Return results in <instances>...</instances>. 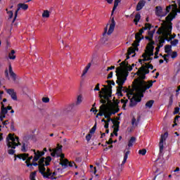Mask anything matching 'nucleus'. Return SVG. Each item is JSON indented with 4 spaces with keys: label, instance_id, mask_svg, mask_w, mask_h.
I'll return each mask as SVG.
<instances>
[{
    "label": "nucleus",
    "instance_id": "1",
    "mask_svg": "<svg viewBox=\"0 0 180 180\" xmlns=\"http://www.w3.org/2000/svg\"><path fill=\"white\" fill-rule=\"evenodd\" d=\"M153 34L154 31H150L148 32V37H146V39H148L150 42L146 46L145 53L142 55V59L139 60V63H141L142 66L136 73L139 77L134 79L132 89H126L123 87V85L127 79L129 72L133 70L134 64L130 65L126 60H124L120 64V66L116 69V83L118 85L117 89V94L119 96H122L123 93L127 94V98L130 101L129 105H137V102H140L141 98H143V93L146 92V89H149V88L153 86V82L146 83L143 79L146 78V74L150 72L148 70H153V68L152 65L144 63V61H150V60H153L151 56H154V41H153Z\"/></svg>",
    "mask_w": 180,
    "mask_h": 180
},
{
    "label": "nucleus",
    "instance_id": "2",
    "mask_svg": "<svg viewBox=\"0 0 180 180\" xmlns=\"http://www.w3.org/2000/svg\"><path fill=\"white\" fill-rule=\"evenodd\" d=\"M174 3L172 5V12L166 17V20L163 21V23L157 31L158 34H161L162 37L159 38V47H162V44L165 42V39L169 41L172 40L174 36L171 34L172 32V20L175 16H176V13L180 12V0H176L173 1Z\"/></svg>",
    "mask_w": 180,
    "mask_h": 180
},
{
    "label": "nucleus",
    "instance_id": "3",
    "mask_svg": "<svg viewBox=\"0 0 180 180\" xmlns=\"http://www.w3.org/2000/svg\"><path fill=\"white\" fill-rule=\"evenodd\" d=\"M150 29H151V25H150L149 23H146L145 24V27L141 29L139 32L136 34V41L132 44L133 46L130 47L128 49L127 60H129V58H130V56H131V57H134V53L139 51L137 46H139V42L141 40V35L143 34L144 30H150Z\"/></svg>",
    "mask_w": 180,
    "mask_h": 180
},
{
    "label": "nucleus",
    "instance_id": "4",
    "mask_svg": "<svg viewBox=\"0 0 180 180\" xmlns=\"http://www.w3.org/2000/svg\"><path fill=\"white\" fill-rule=\"evenodd\" d=\"M119 112V108L117 104H105L103 103L99 109V112L97 114L98 116H105V117H110L112 115H115Z\"/></svg>",
    "mask_w": 180,
    "mask_h": 180
},
{
    "label": "nucleus",
    "instance_id": "5",
    "mask_svg": "<svg viewBox=\"0 0 180 180\" xmlns=\"http://www.w3.org/2000/svg\"><path fill=\"white\" fill-rule=\"evenodd\" d=\"M37 161H34V159L32 160V163L27 164V167H30L32 168V167H38L39 171L41 175L44 174V171H46V167L47 165H50V162H51V157L48 156L47 158H41L38 160V163L36 162Z\"/></svg>",
    "mask_w": 180,
    "mask_h": 180
},
{
    "label": "nucleus",
    "instance_id": "6",
    "mask_svg": "<svg viewBox=\"0 0 180 180\" xmlns=\"http://www.w3.org/2000/svg\"><path fill=\"white\" fill-rule=\"evenodd\" d=\"M108 84V86H103L104 88L101 89V91H99L98 96L100 98V102L101 103H106V101L112 96V86L111 85H115V82L112 81H107Z\"/></svg>",
    "mask_w": 180,
    "mask_h": 180
},
{
    "label": "nucleus",
    "instance_id": "7",
    "mask_svg": "<svg viewBox=\"0 0 180 180\" xmlns=\"http://www.w3.org/2000/svg\"><path fill=\"white\" fill-rule=\"evenodd\" d=\"M6 144L8 148H12L8 149V154H10V155H13V154H15L14 148H16L18 146H20V143H19V138L12 135V134H10L6 138Z\"/></svg>",
    "mask_w": 180,
    "mask_h": 180
},
{
    "label": "nucleus",
    "instance_id": "8",
    "mask_svg": "<svg viewBox=\"0 0 180 180\" xmlns=\"http://www.w3.org/2000/svg\"><path fill=\"white\" fill-rule=\"evenodd\" d=\"M5 74L8 79H11L14 82L16 81V75L13 72V70H12V66L11 65L8 66V70H6Z\"/></svg>",
    "mask_w": 180,
    "mask_h": 180
},
{
    "label": "nucleus",
    "instance_id": "9",
    "mask_svg": "<svg viewBox=\"0 0 180 180\" xmlns=\"http://www.w3.org/2000/svg\"><path fill=\"white\" fill-rule=\"evenodd\" d=\"M169 11H171V6H169L166 8L165 13L162 12V8L161 6H157L156 7V15L157 16H160L162 18V16H165L167 13H169Z\"/></svg>",
    "mask_w": 180,
    "mask_h": 180
},
{
    "label": "nucleus",
    "instance_id": "10",
    "mask_svg": "<svg viewBox=\"0 0 180 180\" xmlns=\"http://www.w3.org/2000/svg\"><path fill=\"white\" fill-rule=\"evenodd\" d=\"M18 158H20V160H22L23 161H25V163L27 164V167L28 164H30V161L33 160V156L29 157V154L27 153H22L17 155Z\"/></svg>",
    "mask_w": 180,
    "mask_h": 180
},
{
    "label": "nucleus",
    "instance_id": "11",
    "mask_svg": "<svg viewBox=\"0 0 180 180\" xmlns=\"http://www.w3.org/2000/svg\"><path fill=\"white\" fill-rule=\"evenodd\" d=\"M44 175H42L44 178H49L50 179H56V175H57V173L56 172H53L51 173L50 172V169L45 167V171H44Z\"/></svg>",
    "mask_w": 180,
    "mask_h": 180
},
{
    "label": "nucleus",
    "instance_id": "12",
    "mask_svg": "<svg viewBox=\"0 0 180 180\" xmlns=\"http://www.w3.org/2000/svg\"><path fill=\"white\" fill-rule=\"evenodd\" d=\"M115 26H116V22H115V19L111 20V22L109 25V29L108 31V27L105 28L104 33H107V34L110 35L113 33V31L115 30Z\"/></svg>",
    "mask_w": 180,
    "mask_h": 180
},
{
    "label": "nucleus",
    "instance_id": "13",
    "mask_svg": "<svg viewBox=\"0 0 180 180\" xmlns=\"http://www.w3.org/2000/svg\"><path fill=\"white\" fill-rule=\"evenodd\" d=\"M167 137H168V132H166L161 136L160 141L159 143L160 153H162V151L164 150V141L167 140Z\"/></svg>",
    "mask_w": 180,
    "mask_h": 180
},
{
    "label": "nucleus",
    "instance_id": "14",
    "mask_svg": "<svg viewBox=\"0 0 180 180\" xmlns=\"http://www.w3.org/2000/svg\"><path fill=\"white\" fill-rule=\"evenodd\" d=\"M49 151L51 153V155L52 157H56H56H61V155L63 154L61 153V146H58L55 149H49Z\"/></svg>",
    "mask_w": 180,
    "mask_h": 180
},
{
    "label": "nucleus",
    "instance_id": "15",
    "mask_svg": "<svg viewBox=\"0 0 180 180\" xmlns=\"http://www.w3.org/2000/svg\"><path fill=\"white\" fill-rule=\"evenodd\" d=\"M65 155L64 154H62L60 155V165H62V167H65V168H67L68 167V160L64 158Z\"/></svg>",
    "mask_w": 180,
    "mask_h": 180
},
{
    "label": "nucleus",
    "instance_id": "16",
    "mask_svg": "<svg viewBox=\"0 0 180 180\" xmlns=\"http://www.w3.org/2000/svg\"><path fill=\"white\" fill-rule=\"evenodd\" d=\"M34 161H39L40 160V158L43 157V155H44V152H40L39 150L36 151L34 150Z\"/></svg>",
    "mask_w": 180,
    "mask_h": 180
},
{
    "label": "nucleus",
    "instance_id": "17",
    "mask_svg": "<svg viewBox=\"0 0 180 180\" xmlns=\"http://www.w3.org/2000/svg\"><path fill=\"white\" fill-rule=\"evenodd\" d=\"M139 123H140V116L136 115L135 117H133L131 124L133 127H137L139 126Z\"/></svg>",
    "mask_w": 180,
    "mask_h": 180
},
{
    "label": "nucleus",
    "instance_id": "18",
    "mask_svg": "<svg viewBox=\"0 0 180 180\" xmlns=\"http://www.w3.org/2000/svg\"><path fill=\"white\" fill-rule=\"evenodd\" d=\"M171 49L172 46L169 45H167L165 48V51L167 53L163 56V58L165 61H167V57H168V56H169V54L171 53Z\"/></svg>",
    "mask_w": 180,
    "mask_h": 180
},
{
    "label": "nucleus",
    "instance_id": "19",
    "mask_svg": "<svg viewBox=\"0 0 180 180\" xmlns=\"http://www.w3.org/2000/svg\"><path fill=\"white\" fill-rule=\"evenodd\" d=\"M6 113H8V109L6 108L4 103H1V115L0 117L1 120L4 117H5V115H6Z\"/></svg>",
    "mask_w": 180,
    "mask_h": 180
},
{
    "label": "nucleus",
    "instance_id": "20",
    "mask_svg": "<svg viewBox=\"0 0 180 180\" xmlns=\"http://www.w3.org/2000/svg\"><path fill=\"white\" fill-rule=\"evenodd\" d=\"M146 5V1L143 0L140 1L136 6V11H141Z\"/></svg>",
    "mask_w": 180,
    "mask_h": 180
},
{
    "label": "nucleus",
    "instance_id": "21",
    "mask_svg": "<svg viewBox=\"0 0 180 180\" xmlns=\"http://www.w3.org/2000/svg\"><path fill=\"white\" fill-rule=\"evenodd\" d=\"M84 101V96H82V95H79L77 97V100H76V105H81L82 103V102Z\"/></svg>",
    "mask_w": 180,
    "mask_h": 180
},
{
    "label": "nucleus",
    "instance_id": "22",
    "mask_svg": "<svg viewBox=\"0 0 180 180\" xmlns=\"http://www.w3.org/2000/svg\"><path fill=\"white\" fill-rule=\"evenodd\" d=\"M129 154H130V151H127L124 155V159L123 161L121 164V165H124V164H126V162L127 161V158L129 157Z\"/></svg>",
    "mask_w": 180,
    "mask_h": 180
},
{
    "label": "nucleus",
    "instance_id": "23",
    "mask_svg": "<svg viewBox=\"0 0 180 180\" xmlns=\"http://www.w3.org/2000/svg\"><path fill=\"white\" fill-rule=\"evenodd\" d=\"M121 1L122 0H115L114 7L112 8V15H113V12H115V11H116V8H117V6H119V4H120Z\"/></svg>",
    "mask_w": 180,
    "mask_h": 180
},
{
    "label": "nucleus",
    "instance_id": "24",
    "mask_svg": "<svg viewBox=\"0 0 180 180\" xmlns=\"http://www.w3.org/2000/svg\"><path fill=\"white\" fill-rule=\"evenodd\" d=\"M42 18H50V11L49 10H44L42 13Z\"/></svg>",
    "mask_w": 180,
    "mask_h": 180
},
{
    "label": "nucleus",
    "instance_id": "25",
    "mask_svg": "<svg viewBox=\"0 0 180 180\" xmlns=\"http://www.w3.org/2000/svg\"><path fill=\"white\" fill-rule=\"evenodd\" d=\"M136 143V138L134 136H132L129 143H128V147H133V144Z\"/></svg>",
    "mask_w": 180,
    "mask_h": 180
},
{
    "label": "nucleus",
    "instance_id": "26",
    "mask_svg": "<svg viewBox=\"0 0 180 180\" xmlns=\"http://www.w3.org/2000/svg\"><path fill=\"white\" fill-rule=\"evenodd\" d=\"M141 18V15L140 14H136L135 15V18L134 19V22L135 23V25H137V23H139V22H140V19Z\"/></svg>",
    "mask_w": 180,
    "mask_h": 180
},
{
    "label": "nucleus",
    "instance_id": "27",
    "mask_svg": "<svg viewBox=\"0 0 180 180\" xmlns=\"http://www.w3.org/2000/svg\"><path fill=\"white\" fill-rule=\"evenodd\" d=\"M18 6H20V8L21 9H23L24 11L27 10V8H29V6L25 4H18Z\"/></svg>",
    "mask_w": 180,
    "mask_h": 180
},
{
    "label": "nucleus",
    "instance_id": "28",
    "mask_svg": "<svg viewBox=\"0 0 180 180\" xmlns=\"http://www.w3.org/2000/svg\"><path fill=\"white\" fill-rule=\"evenodd\" d=\"M106 119H107V122H105V125H104L105 129H108L109 127V122H113V120L111 119L110 117H106Z\"/></svg>",
    "mask_w": 180,
    "mask_h": 180
},
{
    "label": "nucleus",
    "instance_id": "29",
    "mask_svg": "<svg viewBox=\"0 0 180 180\" xmlns=\"http://www.w3.org/2000/svg\"><path fill=\"white\" fill-rule=\"evenodd\" d=\"M36 175H37V171L33 172L30 174V180H36Z\"/></svg>",
    "mask_w": 180,
    "mask_h": 180
},
{
    "label": "nucleus",
    "instance_id": "30",
    "mask_svg": "<svg viewBox=\"0 0 180 180\" xmlns=\"http://www.w3.org/2000/svg\"><path fill=\"white\" fill-rule=\"evenodd\" d=\"M8 57H9L10 60H15V58H16V56H15L14 50L11 51V53H9Z\"/></svg>",
    "mask_w": 180,
    "mask_h": 180
},
{
    "label": "nucleus",
    "instance_id": "31",
    "mask_svg": "<svg viewBox=\"0 0 180 180\" xmlns=\"http://www.w3.org/2000/svg\"><path fill=\"white\" fill-rule=\"evenodd\" d=\"M89 68H91V63H89L83 70V74H82V77H84V75H85L86 74V72H88V71L89 70Z\"/></svg>",
    "mask_w": 180,
    "mask_h": 180
},
{
    "label": "nucleus",
    "instance_id": "32",
    "mask_svg": "<svg viewBox=\"0 0 180 180\" xmlns=\"http://www.w3.org/2000/svg\"><path fill=\"white\" fill-rule=\"evenodd\" d=\"M127 102H128L127 99H126V100L121 99V103L122 104V108L124 110H126V104L127 103Z\"/></svg>",
    "mask_w": 180,
    "mask_h": 180
},
{
    "label": "nucleus",
    "instance_id": "33",
    "mask_svg": "<svg viewBox=\"0 0 180 180\" xmlns=\"http://www.w3.org/2000/svg\"><path fill=\"white\" fill-rule=\"evenodd\" d=\"M153 104H154V101L150 100L146 103V108H150L153 106Z\"/></svg>",
    "mask_w": 180,
    "mask_h": 180
},
{
    "label": "nucleus",
    "instance_id": "34",
    "mask_svg": "<svg viewBox=\"0 0 180 180\" xmlns=\"http://www.w3.org/2000/svg\"><path fill=\"white\" fill-rule=\"evenodd\" d=\"M42 102L44 103H49L50 102V98H49V97H44L42 98Z\"/></svg>",
    "mask_w": 180,
    "mask_h": 180
},
{
    "label": "nucleus",
    "instance_id": "35",
    "mask_svg": "<svg viewBox=\"0 0 180 180\" xmlns=\"http://www.w3.org/2000/svg\"><path fill=\"white\" fill-rule=\"evenodd\" d=\"M139 153V154H141V155H146L147 150L146 149H143V150H140Z\"/></svg>",
    "mask_w": 180,
    "mask_h": 180
},
{
    "label": "nucleus",
    "instance_id": "36",
    "mask_svg": "<svg viewBox=\"0 0 180 180\" xmlns=\"http://www.w3.org/2000/svg\"><path fill=\"white\" fill-rule=\"evenodd\" d=\"M6 91L7 94H9L11 96L15 93V91L12 89H6Z\"/></svg>",
    "mask_w": 180,
    "mask_h": 180
},
{
    "label": "nucleus",
    "instance_id": "37",
    "mask_svg": "<svg viewBox=\"0 0 180 180\" xmlns=\"http://www.w3.org/2000/svg\"><path fill=\"white\" fill-rule=\"evenodd\" d=\"M12 99H13V101H18V97L16 96V93H13L11 95Z\"/></svg>",
    "mask_w": 180,
    "mask_h": 180
},
{
    "label": "nucleus",
    "instance_id": "38",
    "mask_svg": "<svg viewBox=\"0 0 180 180\" xmlns=\"http://www.w3.org/2000/svg\"><path fill=\"white\" fill-rule=\"evenodd\" d=\"M179 41L178 39H174L173 41H172L171 44L173 46H176V44H178Z\"/></svg>",
    "mask_w": 180,
    "mask_h": 180
},
{
    "label": "nucleus",
    "instance_id": "39",
    "mask_svg": "<svg viewBox=\"0 0 180 180\" xmlns=\"http://www.w3.org/2000/svg\"><path fill=\"white\" fill-rule=\"evenodd\" d=\"M69 167H75V168H78V167L77 166V165H75V162H69Z\"/></svg>",
    "mask_w": 180,
    "mask_h": 180
},
{
    "label": "nucleus",
    "instance_id": "40",
    "mask_svg": "<svg viewBox=\"0 0 180 180\" xmlns=\"http://www.w3.org/2000/svg\"><path fill=\"white\" fill-rule=\"evenodd\" d=\"M20 9H22L20 8V6H18V9L16 10L15 13V18H14V20L16 19V18H18V12H19V11H20Z\"/></svg>",
    "mask_w": 180,
    "mask_h": 180
},
{
    "label": "nucleus",
    "instance_id": "41",
    "mask_svg": "<svg viewBox=\"0 0 180 180\" xmlns=\"http://www.w3.org/2000/svg\"><path fill=\"white\" fill-rule=\"evenodd\" d=\"M91 139H92V135H91V134H89L86 136V140L87 141H89L91 140Z\"/></svg>",
    "mask_w": 180,
    "mask_h": 180
},
{
    "label": "nucleus",
    "instance_id": "42",
    "mask_svg": "<svg viewBox=\"0 0 180 180\" xmlns=\"http://www.w3.org/2000/svg\"><path fill=\"white\" fill-rule=\"evenodd\" d=\"M21 151H22V153H26L27 150H26V145L25 144H23L22 146Z\"/></svg>",
    "mask_w": 180,
    "mask_h": 180
},
{
    "label": "nucleus",
    "instance_id": "43",
    "mask_svg": "<svg viewBox=\"0 0 180 180\" xmlns=\"http://www.w3.org/2000/svg\"><path fill=\"white\" fill-rule=\"evenodd\" d=\"M95 130H96V124H95L91 130L90 131V133H95Z\"/></svg>",
    "mask_w": 180,
    "mask_h": 180
},
{
    "label": "nucleus",
    "instance_id": "44",
    "mask_svg": "<svg viewBox=\"0 0 180 180\" xmlns=\"http://www.w3.org/2000/svg\"><path fill=\"white\" fill-rule=\"evenodd\" d=\"M176 113H179V108H176L174 109V114L176 115Z\"/></svg>",
    "mask_w": 180,
    "mask_h": 180
},
{
    "label": "nucleus",
    "instance_id": "45",
    "mask_svg": "<svg viewBox=\"0 0 180 180\" xmlns=\"http://www.w3.org/2000/svg\"><path fill=\"white\" fill-rule=\"evenodd\" d=\"M157 54H158V48H156V52L155 53V58H158V56H157Z\"/></svg>",
    "mask_w": 180,
    "mask_h": 180
},
{
    "label": "nucleus",
    "instance_id": "46",
    "mask_svg": "<svg viewBox=\"0 0 180 180\" xmlns=\"http://www.w3.org/2000/svg\"><path fill=\"white\" fill-rule=\"evenodd\" d=\"M117 128H115L114 131H113V134H115V136H117Z\"/></svg>",
    "mask_w": 180,
    "mask_h": 180
},
{
    "label": "nucleus",
    "instance_id": "47",
    "mask_svg": "<svg viewBox=\"0 0 180 180\" xmlns=\"http://www.w3.org/2000/svg\"><path fill=\"white\" fill-rule=\"evenodd\" d=\"M110 70H115V66L108 67L107 71H110Z\"/></svg>",
    "mask_w": 180,
    "mask_h": 180
},
{
    "label": "nucleus",
    "instance_id": "48",
    "mask_svg": "<svg viewBox=\"0 0 180 180\" xmlns=\"http://www.w3.org/2000/svg\"><path fill=\"white\" fill-rule=\"evenodd\" d=\"M94 91H99V84H97L96 87L94 88Z\"/></svg>",
    "mask_w": 180,
    "mask_h": 180
},
{
    "label": "nucleus",
    "instance_id": "49",
    "mask_svg": "<svg viewBox=\"0 0 180 180\" xmlns=\"http://www.w3.org/2000/svg\"><path fill=\"white\" fill-rule=\"evenodd\" d=\"M106 143H107V144H112V143H113V141L112 140V138H110V139H109V141H107Z\"/></svg>",
    "mask_w": 180,
    "mask_h": 180
},
{
    "label": "nucleus",
    "instance_id": "50",
    "mask_svg": "<svg viewBox=\"0 0 180 180\" xmlns=\"http://www.w3.org/2000/svg\"><path fill=\"white\" fill-rule=\"evenodd\" d=\"M113 77V72H110L108 75V78H112Z\"/></svg>",
    "mask_w": 180,
    "mask_h": 180
},
{
    "label": "nucleus",
    "instance_id": "51",
    "mask_svg": "<svg viewBox=\"0 0 180 180\" xmlns=\"http://www.w3.org/2000/svg\"><path fill=\"white\" fill-rule=\"evenodd\" d=\"M175 57H176V52H173V53L172 55V58H175Z\"/></svg>",
    "mask_w": 180,
    "mask_h": 180
},
{
    "label": "nucleus",
    "instance_id": "52",
    "mask_svg": "<svg viewBox=\"0 0 180 180\" xmlns=\"http://www.w3.org/2000/svg\"><path fill=\"white\" fill-rule=\"evenodd\" d=\"M90 112H94L96 113V112H98V110H95V109H94V108H91V109L90 110Z\"/></svg>",
    "mask_w": 180,
    "mask_h": 180
},
{
    "label": "nucleus",
    "instance_id": "53",
    "mask_svg": "<svg viewBox=\"0 0 180 180\" xmlns=\"http://www.w3.org/2000/svg\"><path fill=\"white\" fill-rule=\"evenodd\" d=\"M8 14H9L10 18H12V16H13V13L12 11H9Z\"/></svg>",
    "mask_w": 180,
    "mask_h": 180
},
{
    "label": "nucleus",
    "instance_id": "54",
    "mask_svg": "<svg viewBox=\"0 0 180 180\" xmlns=\"http://www.w3.org/2000/svg\"><path fill=\"white\" fill-rule=\"evenodd\" d=\"M108 4H112L113 0H105Z\"/></svg>",
    "mask_w": 180,
    "mask_h": 180
},
{
    "label": "nucleus",
    "instance_id": "55",
    "mask_svg": "<svg viewBox=\"0 0 180 180\" xmlns=\"http://www.w3.org/2000/svg\"><path fill=\"white\" fill-rule=\"evenodd\" d=\"M3 134H0V141H2L4 140V137H2Z\"/></svg>",
    "mask_w": 180,
    "mask_h": 180
},
{
    "label": "nucleus",
    "instance_id": "56",
    "mask_svg": "<svg viewBox=\"0 0 180 180\" xmlns=\"http://www.w3.org/2000/svg\"><path fill=\"white\" fill-rule=\"evenodd\" d=\"M2 95H4V91H0V99H2Z\"/></svg>",
    "mask_w": 180,
    "mask_h": 180
},
{
    "label": "nucleus",
    "instance_id": "57",
    "mask_svg": "<svg viewBox=\"0 0 180 180\" xmlns=\"http://www.w3.org/2000/svg\"><path fill=\"white\" fill-rule=\"evenodd\" d=\"M179 172V167H176V169L174 170V172Z\"/></svg>",
    "mask_w": 180,
    "mask_h": 180
},
{
    "label": "nucleus",
    "instance_id": "58",
    "mask_svg": "<svg viewBox=\"0 0 180 180\" xmlns=\"http://www.w3.org/2000/svg\"><path fill=\"white\" fill-rule=\"evenodd\" d=\"M11 109H12V107H11V106L7 107L8 110H11Z\"/></svg>",
    "mask_w": 180,
    "mask_h": 180
},
{
    "label": "nucleus",
    "instance_id": "59",
    "mask_svg": "<svg viewBox=\"0 0 180 180\" xmlns=\"http://www.w3.org/2000/svg\"><path fill=\"white\" fill-rule=\"evenodd\" d=\"M159 63H160V64H162V63H164V60H160Z\"/></svg>",
    "mask_w": 180,
    "mask_h": 180
},
{
    "label": "nucleus",
    "instance_id": "60",
    "mask_svg": "<svg viewBox=\"0 0 180 180\" xmlns=\"http://www.w3.org/2000/svg\"><path fill=\"white\" fill-rule=\"evenodd\" d=\"M180 91V86H178V89L176 90V92H179Z\"/></svg>",
    "mask_w": 180,
    "mask_h": 180
},
{
    "label": "nucleus",
    "instance_id": "61",
    "mask_svg": "<svg viewBox=\"0 0 180 180\" xmlns=\"http://www.w3.org/2000/svg\"><path fill=\"white\" fill-rule=\"evenodd\" d=\"M101 122H103L104 123H105V122H108V120H105L104 119H103V120H101Z\"/></svg>",
    "mask_w": 180,
    "mask_h": 180
},
{
    "label": "nucleus",
    "instance_id": "62",
    "mask_svg": "<svg viewBox=\"0 0 180 180\" xmlns=\"http://www.w3.org/2000/svg\"><path fill=\"white\" fill-rule=\"evenodd\" d=\"M94 174H96V167H94Z\"/></svg>",
    "mask_w": 180,
    "mask_h": 180
},
{
    "label": "nucleus",
    "instance_id": "63",
    "mask_svg": "<svg viewBox=\"0 0 180 180\" xmlns=\"http://www.w3.org/2000/svg\"><path fill=\"white\" fill-rule=\"evenodd\" d=\"M113 148V146H108V148Z\"/></svg>",
    "mask_w": 180,
    "mask_h": 180
},
{
    "label": "nucleus",
    "instance_id": "64",
    "mask_svg": "<svg viewBox=\"0 0 180 180\" xmlns=\"http://www.w3.org/2000/svg\"><path fill=\"white\" fill-rule=\"evenodd\" d=\"M105 132L108 134L109 133V129H106Z\"/></svg>",
    "mask_w": 180,
    "mask_h": 180
}]
</instances>
